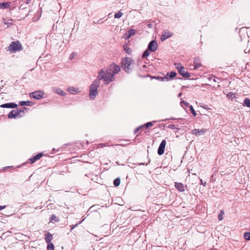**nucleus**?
I'll use <instances>...</instances> for the list:
<instances>
[{
    "label": "nucleus",
    "mask_w": 250,
    "mask_h": 250,
    "mask_svg": "<svg viewBox=\"0 0 250 250\" xmlns=\"http://www.w3.org/2000/svg\"><path fill=\"white\" fill-rule=\"evenodd\" d=\"M5 208V206H0V210H1L2 209L4 208Z\"/></svg>",
    "instance_id": "49"
},
{
    "label": "nucleus",
    "mask_w": 250,
    "mask_h": 250,
    "mask_svg": "<svg viewBox=\"0 0 250 250\" xmlns=\"http://www.w3.org/2000/svg\"><path fill=\"white\" fill-rule=\"evenodd\" d=\"M131 59L130 58H125L123 62V65L125 67V69H129V66L131 64Z\"/></svg>",
    "instance_id": "13"
},
{
    "label": "nucleus",
    "mask_w": 250,
    "mask_h": 250,
    "mask_svg": "<svg viewBox=\"0 0 250 250\" xmlns=\"http://www.w3.org/2000/svg\"><path fill=\"white\" fill-rule=\"evenodd\" d=\"M224 214V211L223 210H220V212L218 215V218L219 221H221L223 220V218L222 217V215Z\"/></svg>",
    "instance_id": "33"
},
{
    "label": "nucleus",
    "mask_w": 250,
    "mask_h": 250,
    "mask_svg": "<svg viewBox=\"0 0 250 250\" xmlns=\"http://www.w3.org/2000/svg\"><path fill=\"white\" fill-rule=\"evenodd\" d=\"M19 114V112L16 110H12L10 112L8 115V117L9 118H15Z\"/></svg>",
    "instance_id": "19"
},
{
    "label": "nucleus",
    "mask_w": 250,
    "mask_h": 250,
    "mask_svg": "<svg viewBox=\"0 0 250 250\" xmlns=\"http://www.w3.org/2000/svg\"><path fill=\"white\" fill-rule=\"evenodd\" d=\"M67 91L69 92L71 94H75L76 93H78L80 92L78 88L73 87V86H69L67 88Z\"/></svg>",
    "instance_id": "12"
},
{
    "label": "nucleus",
    "mask_w": 250,
    "mask_h": 250,
    "mask_svg": "<svg viewBox=\"0 0 250 250\" xmlns=\"http://www.w3.org/2000/svg\"><path fill=\"white\" fill-rule=\"evenodd\" d=\"M147 49L151 52H155L157 49V42L155 41H151L148 44Z\"/></svg>",
    "instance_id": "7"
},
{
    "label": "nucleus",
    "mask_w": 250,
    "mask_h": 250,
    "mask_svg": "<svg viewBox=\"0 0 250 250\" xmlns=\"http://www.w3.org/2000/svg\"><path fill=\"white\" fill-rule=\"evenodd\" d=\"M53 91L54 93L62 96H65L66 94V93L64 92L63 90H62L61 89L57 87L53 88Z\"/></svg>",
    "instance_id": "14"
},
{
    "label": "nucleus",
    "mask_w": 250,
    "mask_h": 250,
    "mask_svg": "<svg viewBox=\"0 0 250 250\" xmlns=\"http://www.w3.org/2000/svg\"><path fill=\"white\" fill-rule=\"evenodd\" d=\"M166 146V141L165 140H163L160 143L158 148L157 153L159 155L161 156L164 153Z\"/></svg>",
    "instance_id": "6"
},
{
    "label": "nucleus",
    "mask_w": 250,
    "mask_h": 250,
    "mask_svg": "<svg viewBox=\"0 0 250 250\" xmlns=\"http://www.w3.org/2000/svg\"><path fill=\"white\" fill-rule=\"evenodd\" d=\"M135 33H136L135 30L133 29H130L128 31L127 38V39L129 38L132 35H134L135 34Z\"/></svg>",
    "instance_id": "23"
},
{
    "label": "nucleus",
    "mask_w": 250,
    "mask_h": 250,
    "mask_svg": "<svg viewBox=\"0 0 250 250\" xmlns=\"http://www.w3.org/2000/svg\"><path fill=\"white\" fill-rule=\"evenodd\" d=\"M192 64H190L188 66V67L191 70H195V69H196V68H193V66H192Z\"/></svg>",
    "instance_id": "40"
},
{
    "label": "nucleus",
    "mask_w": 250,
    "mask_h": 250,
    "mask_svg": "<svg viewBox=\"0 0 250 250\" xmlns=\"http://www.w3.org/2000/svg\"><path fill=\"white\" fill-rule=\"evenodd\" d=\"M44 239L46 243L51 242V240L53 239L52 235L50 232H47L44 234Z\"/></svg>",
    "instance_id": "15"
},
{
    "label": "nucleus",
    "mask_w": 250,
    "mask_h": 250,
    "mask_svg": "<svg viewBox=\"0 0 250 250\" xmlns=\"http://www.w3.org/2000/svg\"><path fill=\"white\" fill-rule=\"evenodd\" d=\"M189 109L191 113L193 115V116L195 117L196 116V113L195 111L194 110L193 106L190 105L189 106Z\"/></svg>",
    "instance_id": "32"
},
{
    "label": "nucleus",
    "mask_w": 250,
    "mask_h": 250,
    "mask_svg": "<svg viewBox=\"0 0 250 250\" xmlns=\"http://www.w3.org/2000/svg\"><path fill=\"white\" fill-rule=\"evenodd\" d=\"M22 46L19 41L12 42L8 46V50L10 52H16L21 49Z\"/></svg>",
    "instance_id": "3"
},
{
    "label": "nucleus",
    "mask_w": 250,
    "mask_h": 250,
    "mask_svg": "<svg viewBox=\"0 0 250 250\" xmlns=\"http://www.w3.org/2000/svg\"><path fill=\"white\" fill-rule=\"evenodd\" d=\"M153 122H155V121H153ZM153 122H149L148 123H146L145 124L143 125V126H144L145 128V132H148V128L149 127H151L153 125Z\"/></svg>",
    "instance_id": "18"
},
{
    "label": "nucleus",
    "mask_w": 250,
    "mask_h": 250,
    "mask_svg": "<svg viewBox=\"0 0 250 250\" xmlns=\"http://www.w3.org/2000/svg\"><path fill=\"white\" fill-rule=\"evenodd\" d=\"M3 93H1L0 95H1V96H2V95H3Z\"/></svg>",
    "instance_id": "53"
},
{
    "label": "nucleus",
    "mask_w": 250,
    "mask_h": 250,
    "mask_svg": "<svg viewBox=\"0 0 250 250\" xmlns=\"http://www.w3.org/2000/svg\"><path fill=\"white\" fill-rule=\"evenodd\" d=\"M151 78L155 79V78H159V77H158L154 76V77H151Z\"/></svg>",
    "instance_id": "51"
},
{
    "label": "nucleus",
    "mask_w": 250,
    "mask_h": 250,
    "mask_svg": "<svg viewBox=\"0 0 250 250\" xmlns=\"http://www.w3.org/2000/svg\"><path fill=\"white\" fill-rule=\"evenodd\" d=\"M149 50H148V49H147L143 53V58H146L147 57H148L150 53H149Z\"/></svg>",
    "instance_id": "30"
},
{
    "label": "nucleus",
    "mask_w": 250,
    "mask_h": 250,
    "mask_svg": "<svg viewBox=\"0 0 250 250\" xmlns=\"http://www.w3.org/2000/svg\"><path fill=\"white\" fill-rule=\"evenodd\" d=\"M44 93L42 90H37L32 92V98L40 100L43 98Z\"/></svg>",
    "instance_id": "5"
},
{
    "label": "nucleus",
    "mask_w": 250,
    "mask_h": 250,
    "mask_svg": "<svg viewBox=\"0 0 250 250\" xmlns=\"http://www.w3.org/2000/svg\"><path fill=\"white\" fill-rule=\"evenodd\" d=\"M168 127L169 128H170L171 129L174 130V129H179V128H177L176 126V125L173 124H170L168 125Z\"/></svg>",
    "instance_id": "34"
},
{
    "label": "nucleus",
    "mask_w": 250,
    "mask_h": 250,
    "mask_svg": "<svg viewBox=\"0 0 250 250\" xmlns=\"http://www.w3.org/2000/svg\"><path fill=\"white\" fill-rule=\"evenodd\" d=\"M192 133L196 136H199L202 134H203L205 132V129H194L191 131Z\"/></svg>",
    "instance_id": "11"
},
{
    "label": "nucleus",
    "mask_w": 250,
    "mask_h": 250,
    "mask_svg": "<svg viewBox=\"0 0 250 250\" xmlns=\"http://www.w3.org/2000/svg\"><path fill=\"white\" fill-rule=\"evenodd\" d=\"M138 128H139V129H141L142 128H145V127H144V126H143V125H142L138 126Z\"/></svg>",
    "instance_id": "48"
},
{
    "label": "nucleus",
    "mask_w": 250,
    "mask_h": 250,
    "mask_svg": "<svg viewBox=\"0 0 250 250\" xmlns=\"http://www.w3.org/2000/svg\"><path fill=\"white\" fill-rule=\"evenodd\" d=\"M227 97L229 100H232L233 99L236 98V95L234 93L230 92L227 95Z\"/></svg>",
    "instance_id": "20"
},
{
    "label": "nucleus",
    "mask_w": 250,
    "mask_h": 250,
    "mask_svg": "<svg viewBox=\"0 0 250 250\" xmlns=\"http://www.w3.org/2000/svg\"><path fill=\"white\" fill-rule=\"evenodd\" d=\"M39 15H40V16H39V17H37V18H35V20H34V21H37V20H39V18H40V15H41V13H39Z\"/></svg>",
    "instance_id": "45"
},
{
    "label": "nucleus",
    "mask_w": 250,
    "mask_h": 250,
    "mask_svg": "<svg viewBox=\"0 0 250 250\" xmlns=\"http://www.w3.org/2000/svg\"><path fill=\"white\" fill-rule=\"evenodd\" d=\"M176 73L174 71L170 72L169 75V76L170 78H174L176 76Z\"/></svg>",
    "instance_id": "35"
},
{
    "label": "nucleus",
    "mask_w": 250,
    "mask_h": 250,
    "mask_svg": "<svg viewBox=\"0 0 250 250\" xmlns=\"http://www.w3.org/2000/svg\"><path fill=\"white\" fill-rule=\"evenodd\" d=\"M201 107H202L204 109H208L207 107V105H203V106H202Z\"/></svg>",
    "instance_id": "46"
},
{
    "label": "nucleus",
    "mask_w": 250,
    "mask_h": 250,
    "mask_svg": "<svg viewBox=\"0 0 250 250\" xmlns=\"http://www.w3.org/2000/svg\"><path fill=\"white\" fill-rule=\"evenodd\" d=\"M181 95H182V93L181 92V93H180L178 94V97H180L181 96Z\"/></svg>",
    "instance_id": "50"
},
{
    "label": "nucleus",
    "mask_w": 250,
    "mask_h": 250,
    "mask_svg": "<svg viewBox=\"0 0 250 250\" xmlns=\"http://www.w3.org/2000/svg\"><path fill=\"white\" fill-rule=\"evenodd\" d=\"M84 220V219L80 221L77 224H75V225H71L70 227H71L70 231H71L74 229H75L76 227H77L78 225L81 224L83 221Z\"/></svg>",
    "instance_id": "28"
},
{
    "label": "nucleus",
    "mask_w": 250,
    "mask_h": 250,
    "mask_svg": "<svg viewBox=\"0 0 250 250\" xmlns=\"http://www.w3.org/2000/svg\"><path fill=\"white\" fill-rule=\"evenodd\" d=\"M75 54L74 53H72L70 56V59H72L75 56Z\"/></svg>",
    "instance_id": "42"
},
{
    "label": "nucleus",
    "mask_w": 250,
    "mask_h": 250,
    "mask_svg": "<svg viewBox=\"0 0 250 250\" xmlns=\"http://www.w3.org/2000/svg\"><path fill=\"white\" fill-rule=\"evenodd\" d=\"M121 180L120 178H116L113 181V184L115 187H118L120 184Z\"/></svg>",
    "instance_id": "24"
},
{
    "label": "nucleus",
    "mask_w": 250,
    "mask_h": 250,
    "mask_svg": "<svg viewBox=\"0 0 250 250\" xmlns=\"http://www.w3.org/2000/svg\"><path fill=\"white\" fill-rule=\"evenodd\" d=\"M173 34L168 31H164L161 37V41H164L167 38L171 37Z\"/></svg>",
    "instance_id": "8"
},
{
    "label": "nucleus",
    "mask_w": 250,
    "mask_h": 250,
    "mask_svg": "<svg viewBox=\"0 0 250 250\" xmlns=\"http://www.w3.org/2000/svg\"><path fill=\"white\" fill-rule=\"evenodd\" d=\"M140 129H139V128L137 127L134 131V134H136L137 133Z\"/></svg>",
    "instance_id": "39"
},
{
    "label": "nucleus",
    "mask_w": 250,
    "mask_h": 250,
    "mask_svg": "<svg viewBox=\"0 0 250 250\" xmlns=\"http://www.w3.org/2000/svg\"><path fill=\"white\" fill-rule=\"evenodd\" d=\"M175 64L178 72L181 76L185 78L190 77L189 73L186 71L185 68L180 63H175Z\"/></svg>",
    "instance_id": "4"
},
{
    "label": "nucleus",
    "mask_w": 250,
    "mask_h": 250,
    "mask_svg": "<svg viewBox=\"0 0 250 250\" xmlns=\"http://www.w3.org/2000/svg\"><path fill=\"white\" fill-rule=\"evenodd\" d=\"M49 221L50 222H52L53 221L58 222L59 221V219L56 217V216L55 214H53L50 217Z\"/></svg>",
    "instance_id": "21"
},
{
    "label": "nucleus",
    "mask_w": 250,
    "mask_h": 250,
    "mask_svg": "<svg viewBox=\"0 0 250 250\" xmlns=\"http://www.w3.org/2000/svg\"><path fill=\"white\" fill-rule=\"evenodd\" d=\"M162 79H164V77H162ZM164 78H167L166 77H164Z\"/></svg>",
    "instance_id": "54"
},
{
    "label": "nucleus",
    "mask_w": 250,
    "mask_h": 250,
    "mask_svg": "<svg viewBox=\"0 0 250 250\" xmlns=\"http://www.w3.org/2000/svg\"><path fill=\"white\" fill-rule=\"evenodd\" d=\"M160 81H164L165 80H166L167 81L171 80V79H159Z\"/></svg>",
    "instance_id": "47"
},
{
    "label": "nucleus",
    "mask_w": 250,
    "mask_h": 250,
    "mask_svg": "<svg viewBox=\"0 0 250 250\" xmlns=\"http://www.w3.org/2000/svg\"><path fill=\"white\" fill-rule=\"evenodd\" d=\"M148 165V164H145V163H139V165H143V166H147Z\"/></svg>",
    "instance_id": "44"
},
{
    "label": "nucleus",
    "mask_w": 250,
    "mask_h": 250,
    "mask_svg": "<svg viewBox=\"0 0 250 250\" xmlns=\"http://www.w3.org/2000/svg\"><path fill=\"white\" fill-rule=\"evenodd\" d=\"M174 186L180 192H183L185 191V187L187 188V186H184L182 183L175 182Z\"/></svg>",
    "instance_id": "9"
},
{
    "label": "nucleus",
    "mask_w": 250,
    "mask_h": 250,
    "mask_svg": "<svg viewBox=\"0 0 250 250\" xmlns=\"http://www.w3.org/2000/svg\"><path fill=\"white\" fill-rule=\"evenodd\" d=\"M202 85H208V86H212V87H214L215 85H212L211 84H209V83H206V84H203Z\"/></svg>",
    "instance_id": "41"
},
{
    "label": "nucleus",
    "mask_w": 250,
    "mask_h": 250,
    "mask_svg": "<svg viewBox=\"0 0 250 250\" xmlns=\"http://www.w3.org/2000/svg\"><path fill=\"white\" fill-rule=\"evenodd\" d=\"M193 66V68H198L202 66L201 62V60L199 57H196L194 60V65H192Z\"/></svg>",
    "instance_id": "10"
},
{
    "label": "nucleus",
    "mask_w": 250,
    "mask_h": 250,
    "mask_svg": "<svg viewBox=\"0 0 250 250\" xmlns=\"http://www.w3.org/2000/svg\"><path fill=\"white\" fill-rule=\"evenodd\" d=\"M125 51L127 53H128L129 54L130 51L129 50V49H125Z\"/></svg>",
    "instance_id": "43"
},
{
    "label": "nucleus",
    "mask_w": 250,
    "mask_h": 250,
    "mask_svg": "<svg viewBox=\"0 0 250 250\" xmlns=\"http://www.w3.org/2000/svg\"><path fill=\"white\" fill-rule=\"evenodd\" d=\"M30 102L28 101H26V102H20V105L21 106H23V105H27V106H29L30 105Z\"/></svg>",
    "instance_id": "29"
},
{
    "label": "nucleus",
    "mask_w": 250,
    "mask_h": 250,
    "mask_svg": "<svg viewBox=\"0 0 250 250\" xmlns=\"http://www.w3.org/2000/svg\"><path fill=\"white\" fill-rule=\"evenodd\" d=\"M120 70L121 68L119 65L112 63L110 64L107 70L102 69L99 72L97 78H112Z\"/></svg>",
    "instance_id": "1"
},
{
    "label": "nucleus",
    "mask_w": 250,
    "mask_h": 250,
    "mask_svg": "<svg viewBox=\"0 0 250 250\" xmlns=\"http://www.w3.org/2000/svg\"><path fill=\"white\" fill-rule=\"evenodd\" d=\"M100 79H95L89 87V98L90 100H93L98 94V88L100 86Z\"/></svg>",
    "instance_id": "2"
},
{
    "label": "nucleus",
    "mask_w": 250,
    "mask_h": 250,
    "mask_svg": "<svg viewBox=\"0 0 250 250\" xmlns=\"http://www.w3.org/2000/svg\"><path fill=\"white\" fill-rule=\"evenodd\" d=\"M182 105V104H183L186 107H189V104L187 102H186L185 101H182L180 103Z\"/></svg>",
    "instance_id": "37"
},
{
    "label": "nucleus",
    "mask_w": 250,
    "mask_h": 250,
    "mask_svg": "<svg viewBox=\"0 0 250 250\" xmlns=\"http://www.w3.org/2000/svg\"><path fill=\"white\" fill-rule=\"evenodd\" d=\"M104 84H108L109 83L113 81L114 79H103Z\"/></svg>",
    "instance_id": "36"
},
{
    "label": "nucleus",
    "mask_w": 250,
    "mask_h": 250,
    "mask_svg": "<svg viewBox=\"0 0 250 250\" xmlns=\"http://www.w3.org/2000/svg\"><path fill=\"white\" fill-rule=\"evenodd\" d=\"M47 250H54V245L52 242L47 243Z\"/></svg>",
    "instance_id": "26"
},
{
    "label": "nucleus",
    "mask_w": 250,
    "mask_h": 250,
    "mask_svg": "<svg viewBox=\"0 0 250 250\" xmlns=\"http://www.w3.org/2000/svg\"><path fill=\"white\" fill-rule=\"evenodd\" d=\"M17 105L14 103H10V104H3L0 105L1 107H6V108H15L17 107Z\"/></svg>",
    "instance_id": "17"
},
{
    "label": "nucleus",
    "mask_w": 250,
    "mask_h": 250,
    "mask_svg": "<svg viewBox=\"0 0 250 250\" xmlns=\"http://www.w3.org/2000/svg\"><path fill=\"white\" fill-rule=\"evenodd\" d=\"M244 105L248 107H250V100L249 98H246L244 100Z\"/></svg>",
    "instance_id": "25"
},
{
    "label": "nucleus",
    "mask_w": 250,
    "mask_h": 250,
    "mask_svg": "<svg viewBox=\"0 0 250 250\" xmlns=\"http://www.w3.org/2000/svg\"><path fill=\"white\" fill-rule=\"evenodd\" d=\"M123 15V13L121 11H119L118 13H116L114 15L115 18H120Z\"/></svg>",
    "instance_id": "31"
},
{
    "label": "nucleus",
    "mask_w": 250,
    "mask_h": 250,
    "mask_svg": "<svg viewBox=\"0 0 250 250\" xmlns=\"http://www.w3.org/2000/svg\"><path fill=\"white\" fill-rule=\"evenodd\" d=\"M43 155V152L39 153L35 156L32 157V164L35 162L36 161L39 160L41 158Z\"/></svg>",
    "instance_id": "16"
},
{
    "label": "nucleus",
    "mask_w": 250,
    "mask_h": 250,
    "mask_svg": "<svg viewBox=\"0 0 250 250\" xmlns=\"http://www.w3.org/2000/svg\"><path fill=\"white\" fill-rule=\"evenodd\" d=\"M244 238L248 241L250 240V232H246L244 234Z\"/></svg>",
    "instance_id": "27"
},
{
    "label": "nucleus",
    "mask_w": 250,
    "mask_h": 250,
    "mask_svg": "<svg viewBox=\"0 0 250 250\" xmlns=\"http://www.w3.org/2000/svg\"><path fill=\"white\" fill-rule=\"evenodd\" d=\"M216 82V81L215 79H213V83H215Z\"/></svg>",
    "instance_id": "52"
},
{
    "label": "nucleus",
    "mask_w": 250,
    "mask_h": 250,
    "mask_svg": "<svg viewBox=\"0 0 250 250\" xmlns=\"http://www.w3.org/2000/svg\"><path fill=\"white\" fill-rule=\"evenodd\" d=\"M9 7V2H2L0 3V8L1 9H6Z\"/></svg>",
    "instance_id": "22"
},
{
    "label": "nucleus",
    "mask_w": 250,
    "mask_h": 250,
    "mask_svg": "<svg viewBox=\"0 0 250 250\" xmlns=\"http://www.w3.org/2000/svg\"><path fill=\"white\" fill-rule=\"evenodd\" d=\"M200 181L201 182V184L202 185H203L204 187H205L206 186L207 183L206 182H204L202 180V179H200Z\"/></svg>",
    "instance_id": "38"
}]
</instances>
